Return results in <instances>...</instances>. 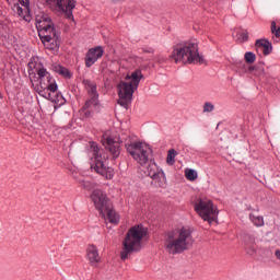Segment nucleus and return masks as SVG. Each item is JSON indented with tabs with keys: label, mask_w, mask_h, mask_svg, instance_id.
Segmentation results:
<instances>
[{
	"label": "nucleus",
	"mask_w": 280,
	"mask_h": 280,
	"mask_svg": "<svg viewBox=\"0 0 280 280\" xmlns=\"http://www.w3.org/2000/svg\"><path fill=\"white\" fill-rule=\"evenodd\" d=\"M36 73L38 77H36ZM36 73L30 72V80L34 91L38 93L40 97H45V100H49V102L62 106L65 104V96L58 94V84L45 83V78H47L48 82L50 80L47 69H45V67L36 68Z\"/></svg>",
	"instance_id": "f257e3e1"
},
{
	"label": "nucleus",
	"mask_w": 280,
	"mask_h": 280,
	"mask_svg": "<svg viewBox=\"0 0 280 280\" xmlns=\"http://www.w3.org/2000/svg\"><path fill=\"white\" fill-rule=\"evenodd\" d=\"M191 229L183 226L165 234L164 246L170 255H180L185 250H189L194 245V236Z\"/></svg>",
	"instance_id": "f03ea898"
},
{
	"label": "nucleus",
	"mask_w": 280,
	"mask_h": 280,
	"mask_svg": "<svg viewBox=\"0 0 280 280\" xmlns=\"http://www.w3.org/2000/svg\"><path fill=\"white\" fill-rule=\"evenodd\" d=\"M170 58L174 60L176 65H178V62H183V65H203L205 62V57L198 51L197 39H190L175 45Z\"/></svg>",
	"instance_id": "7ed1b4c3"
},
{
	"label": "nucleus",
	"mask_w": 280,
	"mask_h": 280,
	"mask_svg": "<svg viewBox=\"0 0 280 280\" xmlns=\"http://www.w3.org/2000/svg\"><path fill=\"white\" fill-rule=\"evenodd\" d=\"M141 80H143V73H141V70H136L131 72V74H127L125 81L118 83V104L122 106V108H126V110L130 108L132 95H135V92L139 89V82H141Z\"/></svg>",
	"instance_id": "20e7f679"
},
{
	"label": "nucleus",
	"mask_w": 280,
	"mask_h": 280,
	"mask_svg": "<svg viewBox=\"0 0 280 280\" xmlns=\"http://www.w3.org/2000/svg\"><path fill=\"white\" fill-rule=\"evenodd\" d=\"M88 154L93 162L91 165L92 170L107 180H110L114 176V170L106 164L108 161V154H106L104 149L100 148L95 142H90L88 147Z\"/></svg>",
	"instance_id": "39448f33"
},
{
	"label": "nucleus",
	"mask_w": 280,
	"mask_h": 280,
	"mask_svg": "<svg viewBox=\"0 0 280 280\" xmlns=\"http://www.w3.org/2000/svg\"><path fill=\"white\" fill-rule=\"evenodd\" d=\"M148 235V230L143 225H135L130 228L122 242V250L120 253V259L126 261L132 253H139L142 248L143 237Z\"/></svg>",
	"instance_id": "423d86ee"
},
{
	"label": "nucleus",
	"mask_w": 280,
	"mask_h": 280,
	"mask_svg": "<svg viewBox=\"0 0 280 280\" xmlns=\"http://www.w3.org/2000/svg\"><path fill=\"white\" fill-rule=\"evenodd\" d=\"M83 84L90 95V98L82 107L81 116L89 119V117H93L94 113H100V94H97V84H95V82L85 79L83 80Z\"/></svg>",
	"instance_id": "0eeeda50"
},
{
	"label": "nucleus",
	"mask_w": 280,
	"mask_h": 280,
	"mask_svg": "<svg viewBox=\"0 0 280 280\" xmlns=\"http://www.w3.org/2000/svg\"><path fill=\"white\" fill-rule=\"evenodd\" d=\"M125 148L139 165H145L150 161V156H152V149L143 142L125 143Z\"/></svg>",
	"instance_id": "6e6552de"
},
{
	"label": "nucleus",
	"mask_w": 280,
	"mask_h": 280,
	"mask_svg": "<svg viewBox=\"0 0 280 280\" xmlns=\"http://www.w3.org/2000/svg\"><path fill=\"white\" fill-rule=\"evenodd\" d=\"M195 211L205 220V222H215L218 220V208L209 199H200L195 205Z\"/></svg>",
	"instance_id": "1a4fd4ad"
},
{
	"label": "nucleus",
	"mask_w": 280,
	"mask_h": 280,
	"mask_svg": "<svg viewBox=\"0 0 280 280\" xmlns=\"http://www.w3.org/2000/svg\"><path fill=\"white\" fill-rule=\"evenodd\" d=\"M35 21L39 38H50L54 36L56 28H54V22H51V19L47 13H36Z\"/></svg>",
	"instance_id": "9d476101"
},
{
	"label": "nucleus",
	"mask_w": 280,
	"mask_h": 280,
	"mask_svg": "<svg viewBox=\"0 0 280 280\" xmlns=\"http://www.w3.org/2000/svg\"><path fill=\"white\" fill-rule=\"evenodd\" d=\"M54 12L65 14L66 18L73 20V10L75 9V0H46Z\"/></svg>",
	"instance_id": "9b49d317"
},
{
	"label": "nucleus",
	"mask_w": 280,
	"mask_h": 280,
	"mask_svg": "<svg viewBox=\"0 0 280 280\" xmlns=\"http://www.w3.org/2000/svg\"><path fill=\"white\" fill-rule=\"evenodd\" d=\"M144 174L152 178V185L155 187H165L167 179L165 178V173L156 163H150L144 171Z\"/></svg>",
	"instance_id": "f8f14e48"
},
{
	"label": "nucleus",
	"mask_w": 280,
	"mask_h": 280,
	"mask_svg": "<svg viewBox=\"0 0 280 280\" xmlns=\"http://www.w3.org/2000/svg\"><path fill=\"white\" fill-rule=\"evenodd\" d=\"M91 200L94 202L95 208L97 211H105L106 208L110 205L108 197L102 189H94L91 195Z\"/></svg>",
	"instance_id": "ddd939ff"
},
{
	"label": "nucleus",
	"mask_w": 280,
	"mask_h": 280,
	"mask_svg": "<svg viewBox=\"0 0 280 280\" xmlns=\"http://www.w3.org/2000/svg\"><path fill=\"white\" fill-rule=\"evenodd\" d=\"M102 56H104V48L102 46L91 48L85 55V66L93 67Z\"/></svg>",
	"instance_id": "4468645a"
},
{
	"label": "nucleus",
	"mask_w": 280,
	"mask_h": 280,
	"mask_svg": "<svg viewBox=\"0 0 280 280\" xmlns=\"http://www.w3.org/2000/svg\"><path fill=\"white\" fill-rule=\"evenodd\" d=\"M103 145L110 152L114 159H117L119 154H121V141H119V139L106 138L103 141Z\"/></svg>",
	"instance_id": "2eb2a0df"
},
{
	"label": "nucleus",
	"mask_w": 280,
	"mask_h": 280,
	"mask_svg": "<svg viewBox=\"0 0 280 280\" xmlns=\"http://www.w3.org/2000/svg\"><path fill=\"white\" fill-rule=\"evenodd\" d=\"M50 37H40L42 43H44L45 47L47 49H50V51H58L60 48V38L58 37V34L56 32L54 35H48Z\"/></svg>",
	"instance_id": "dca6fc26"
},
{
	"label": "nucleus",
	"mask_w": 280,
	"mask_h": 280,
	"mask_svg": "<svg viewBox=\"0 0 280 280\" xmlns=\"http://www.w3.org/2000/svg\"><path fill=\"white\" fill-rule=\"evenodd\" d=\"M255 48L258 54L261 51L264 56H270V54H272V43L266 38L257 39L255 43Z\"/></svg>",
	"instance_id": "f3484780"
},
{
	"label": "nucleus",
	"mask_w": 280,
	"mask_h": 280,
	"mask_svg": "<svg viewBox=\"0 0 280 280\" xmlns=\"http://www.w3.org/2000/svg\"><path fill=\"white\" fill-rule=\"evenodd\" d=\"M86 256L91 266H97V264L102 261V258L100 257V252L97 250V247L95 245L88 246Z\"/></svg>",
	"instance_id": "a211bd4d"
},
{
	"label": "nucleus",
	"mask_w": 280,
	"mask_h": 280,
	"mask_svg": "<svg viewBox=\"0 0 280 280\" xmlns=\"http://www.w3.org/2000/svg\"><path fill=\"white\" fill-rule=\"evenodd\" d=\"M100 213L105 220H109L112 224H117V222H119V214L113 209L110 203L105 210H101Z\"/></svg>",
	"instance_id": "6ab92c4d"
},
{
	"label": "nucleus",
	"mask_w": 280,
	"mask_h": 280,
	"mask_svg": "<svg viewBox=\"0 0 280 280\" xmlns=\"http://www.w3.org/2000/svg\"><path fill=\"white\" fill-rule=\"evenodd\" d=\"M10 4H13V11L19 15L23 16V8L27 10L30 8V0H7ZM21 5L23 8H21Z\"/></svg>",
	"instance_id": "aec40b11"
},
{
	"label": "nucleus",
	"mask_w": 280,
	"mask_h": 280,
	"mask_svg": "<svg viewBox=\"0 0 280 280\" xmlns=\"http://www.w3.org/2000/svg\"><path fill=\"white\" fill-rule=\"evenodd\" d=\"M248 73H253L257 78H264L266 75V70L264 69V63H258L256 66L248 67Z\"/></svg>",
	"instance_id": "412c9836"
},
{
	"label": "nucleus",
	"mask_w": 280,
	"mask_h": 280,
	"mask_svg": "<svg viewBox=\"0 0 280 280\" xmlns=\"http://www.w3.org/2000/svg\"><path fill=\"white\" fill-rule=\"evenodd\" d=\"M234 69L238 75H246V73H248V66H246V62L244 61H236L234 63Z\"/></svg>",
	"instance_id": "4be33fe9"
},
{
	"label": "nucleus",
	"mask_w": 280,
	"mask_h": 280,
	"mask_svg": "<svg viewBox=\"0 0 280 280\" xmlns=\"http://www.w3.org/2000/svg\"><path fill=\"white\" fill-rule=\"evenodd\" d=\"M52 71H55V73H59V75H63V78L71 79V72L69 69L60 65H52Z\"/></svg>",
	"instance_id": "5701e85b"
},
{
	"label": "nucleus",
	"mask_w": 280,
	"mask_h": 280,
	"mask_svg": "<svg viewBox=\"0 0 280 280\" xmlns=\"http://www.w3.org/2000/svg\"><path fill=\"white\" fill-rule=\"evenodd\" d=\"M249 219L253 222V224H255V226H264V217H261L255 212H252L249 214Z\"/></svg>",
	"instance_id": "b1692460"
},
{
	"label": "nucleus",
	"mask_w": 280,
	"mask_h": 280,
	"mask_svg": "<svg viewBox=\"0 0 280 280\" xmlns=\"http://www.w3.org/2000/svg\"><path fill=\"white\" fill-rule=\"evenodd\" d=\"M185 177L187 178V180H198V172H196V170L194 168H186Z\"/></svg>",
	"instance_id": "393cba45"
},
{
	"label": "nucleus",
	"mask_w": 280,
	"mask_h": 280,
	"mask_svg": "<svg viewBox=\"0 0 280 280\" xmlns=\"http://www.w3.org/2000/svg\"><path fill=\"white\" fill-rule=\"evenodd\" d=\"M175 159H176V150H174V149L168 150L167 158H166V163L168 165H174V163H176Z\"/></svg>",
	"instance_id": "a878e982"
},
{
	"label": "nucleus",
	"mask_w": 280,
	"mask_h": 280,
	"mask_svg": "<svg viewBox=\"0 0 280 280\" xmlns=\"http://www.w3.org/2000/svg\"><path fill=\"white\" fill-rule=\"evenodd\" d=\"M244 58H245V62H247V65H253V62H255L257 60V56L253 51L245 52Z\"/></svg>",
	"instance_id": "bb28decb"
},
{
	"label": "nucleus",
	"mask_w": 280,
	"mask_h": 280,
	"mask_svg": "<svg viewBox=\"0 0 280 280\" xmlns=\"http://www.w3.org/2000/svg\"><path fill=\"white\" fill-rule=\"evenodd\" d=\"M81 187H83V189H86L88 191H91L92 189L95 188V185H93V183H91L90 180H80L79 182Z\"/></svg>",
	"instance_id": "cd10ccee"
},
{
	"label": "nucleus",
	"mask_w": 280,
	"mask_h": 280,
	"mask_svg": "<svg viewBox=\"0 0 280 280\" xmlns=\"http://www.w3.org/2000/svg\"><path fill=\"white\" fill-rule=\"evenodd\" d=\"M202 108V113H213V110H215V105L211 102H206Z\"/></svg>",
	"instance_id": "c85d7f7f"
},
{
	"label": "nucleus",
	"mask_w": 280,
	"mask_h": 280,
	"mask_svg": "<svg viewBox=\"0 0 280 280\" xmlns=\"http://www.w3.org/2000/svg\"><path fill=\"white\" fill-rule=\"evenodd\" d=\"M271 32L275 34L276 38H280V27L277 28V22H271Z\"/></svg>",
	"instance_id": "c756f323"
},
{
	"label": "nucleus",
	"mask_w": 280,
	"mask_h": 280,
	"mask_svg": "<svg viewBox=\"0 0 280 280\" xmlns=\"http://www.w3.org/2000/svg\"><path fill=\"white\" fill-rule=\"evenodd\" d=\"M245 244L246 246H248L249 248H253V246L255 245V237L254 236H250V235H247L245 237Z\"/></svg>",
	"instance_id": "7c9ffc66"
},
{
	"label": "nucleus",
	"mask_w": 280,
	"mask_h": 280,
	"mask_svg": "<svg viewBox=\"0 0 280 280\" xmlns=\"http://www.w3.org/2000/svg\"><path fill=\"white\" fill-rule=\"evenodd\" d=\"M46 73L48 74V78H50V79H47V77H45L44 78L45 84H56V80L54 79V77H51V73H49L47 70H46Z\"/></svg>",
	"instance_id": "2f4dec72"
},
{
	"label": "nucleus",
	"mask_w": 280,
	"mask_h": 280,
	"mask_svg": "<svg viewBox=\"0 0 280 280\" xmlns=\"http://www.w3.org/2000/svg\"><path fill=\"white\" fill-rule=\"evenodd\" d=\"M238 38L241 39V43H246V40H248V34L241 33Z\"/></svg>",
	"instance_id": "473e14b6"
},
{
	"label": "nucleus",
	"mask_w": 280,
	"mask_h": 280,
	"mask_svg": "<svg viewBox=\"0 0 280 280\" xmlns=\"http://www.w3.org/2000/svg\"><path fill=\"white\" fill-rule=\"evenodd\" d=\"M144 51H145L147 54H154V49H152V48L144 49Z\"/></svg>",
	"instance_id": "72a5a7b5"
},
{
	"label": "nucleus",
	"mask_w": 280,
	"mask_h": 280,
	"mask_svg": "<svg viewBox=\"0 0 280 280\" xmlns=\"http://www.w3.org/2000/svg\"><path fill=\"white\" fill-rule=\"evenodd\" d=\"M275 256L277 257V259H280V250H279V249H277V250L275 252Z\"/></svg>",
	"instance_id": "f704fd0d"
}]
</instances>
